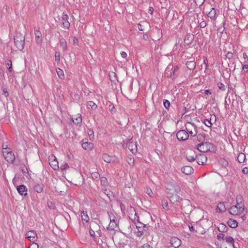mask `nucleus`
<instances>
[{
  "mask_svg": "<svg viewBox=\"0 0 248 248\" xmlns=\"http://www.w3.org/2000/svg\"><path fill=\"white\" fill-rule=\"evenodd\" d=\"M33 189L37 193H41L43 190V185L42 184H36L34 186Z\"/></svg>",
  "mask_w": 248,
  "mask_h": 248,
  "instance_id": "23",
  "label": "nucleus"
},
{
  "mask_svg": "<svg viewBox=\"0 0 248 248\" xmlns=\"http://www.w3.org/2000/svg\"><path fill=\"white\" fill-rule=\"evenodd\" d=\"M228 225L232 228H235L238 226V222L236 220L230 219L228 221Z\"/></svg>",
  "mask_w": 248,
  "mask_h": 248,
  "instance_id": "21",
  "label": "nucleus"
},
{
  "mask_svg": "<svg viewBox=\"0 0 248 248\" xmlns=\"http://www.w3.org/2000/svg\"><path fill=\"white\" fill-rule=\"evenodd\" d=\"M245 159L246 155L244 153H240L238 154L237 156V160L239 163H242L244 162Z\"/></svg>",
  "mask_w": 248,
  "mask_h": 248,
  "instance_id": "25",
  "label": "nucleus"
},
{
  "mask_svg": "<svg viewBox=\"0 0 248 248\" xmlns=\"http://www.w3.org/2000/svg\"><path fill=\"white\" fill-rule=\"evenodd\" d=\"M242 172L244 174H248V168L245 167L242 169Z\"/></svg>",
  "mask_w": 248,
  "mask_h": 248,
  "instance_id": "55",
  "label": "nucleus"
},
{
  "mask_svg": "<svg viewBox=\"0 0 248 248\" xmlns=\"http://www.w3.org/2000/svg\"><path fill=\"white\" fill-rule=\"evenodd\" d=\"M146 193L150 197H152L153 195V192L152 190V189L149 187H147L146 188Z\"/></svg>",
  "mask_w": 248,
  "mask_h": 248,
  "instance_id": "38",
  "label": "nucleus"
},
{
  "mask_svg": "<svg viewBox=\"0 0 248 248\" xmlns=\"http://www.w3.org/2000/svg\"><path fill=\"white\" fill-rule=\"evenodd\" d=\"M56 71L60 78H62L64 77L63 72L62 70H61L60 68H58V69L56 70Z\"/></svg>",
  "mask_w": 248,
  "mask_h": 248,
  "instance_id": "34",
  "label": "nucleus"
},
{
  "mask_svg": "<svg viewBox=\"0 0 248 248\" xmlns=\"http://www.w3.org/2000/svg\"><path fill=\"white\" fill-rule=\"evenodd\" d=\"M5 64L8 67H9L10 66H12V61L10 60L7 59L5 61Z\"/></svg>",
  "mask_w": 248,
  "mask_h": 248,
  "instance_id": "45",
  "label": "nucleus"
},
{
  "mask_svg": "<svg viewBox=\"0 0 248 248\" xmlns=\"http://www.w3.org/2000/svg\"><path fill=\"white\" fill-rule=\"evenodd\" d=\"M242 69L245 72H248V64H245L243 66Z\"/></svg>",
  "mask_w": 248,
  "mask_h": 248,
  "instance_id": "52",
  "label": "nucleus"
},
{
  "mask_svg": "<svg viewBox=\"0 0 248 248\" xmlns=\"http://www.w3.org/2000/svg\"><path fill=\"white\" fill-rule=\"evenodd\" d=\"M73 42L74 44H78V39L76 37H73Z\"/></svg>",
  "mask_w": 248,
  "mask_h": 248,
  "instance_id": "56",
  "label": "nucleus"
},
{
  "mask_svg": "<svg viewBox=\"0 0 248 248\" xmlns=\"http://www.w3.org/2000/svg\"><path fill=\"white\" fill-rule=\"evenodd\" d=\"M203 64H205V66H206V68H207V65H208V60L207 59H204V60H203Z\"/></svg>",
  "mask_w": 248,
  "mask_h": 248,
  "instance_id": "64",
  "label": "nucleus"
},
{
  "mask_svg": "<svg viewBox=\"0 0 248 248\" xmlns=\"http://www.w3.org/2000/svg\"><path fill=\"white\" fill-rule=\"evenodd\" d=\"M186 64L187 68L190 70L194 69L196 66V63L194 61H188Z\"/></svg>",
  "mask_w": 248,
  "mask_h": 248,
  "instance_id": "24",
  "label": "nucleus"
},
{
  "mask_svg": "<svg viewBox=\"0 0 248 248\" xmlns=\"http://www.w3.org/2000/svg\"><path fill=\"white\" fill-rule=\"evenodd\" d=\"M150 246L147 243L143 244L142 246V248H150Z\"/></svg>",
  "mask_w": 248,
  "mask_h": 248,
  "instance_id": "61",
  "label": "nucleus"
},
{
  "mask_svg": "<svg viewBox=\"0 0 248 248\" xmlns=\"http://www.w3.org/2000/svg\"><path fill=\"white\" fill-rule=\"evenodd\" d=\"M73 122L76 124H80L82 122L81 115L79 114H78L74 117L72 118Z\"/></svg>",
  "mask_w": 248,
  "mask_h": 248,
  "instance_id": "20",
  "label": "nucleus"
},
{
  "mask_svg": "<svg viewBox=\"0 0 248 248\" xmlns=\"http://www.w3.org/2000/svg\"><path fill=\"white\" fill-rule=\"evenodd\" d=\"M69 17L66 14H63L62 16V23L63 27L68 29L70 24L68 21Z\"/></svg>",
  "mask_w": 248,
  "mask_h": 248,
  "instance_id": "10",
  "label": "nucleus"
},
{
  "mask_svg": "<svg viewBox=\"0 0 248 248\" xmlns=\"http://www.w3.org/2000/svg\"><path fill=\"white\" fill-rule=\"evenodd\" d=\"M127 147L132 153H136L137 151V144L135 142L129 141L127 144Z\"/></svg>",
  "mask_w": 248,
  "mask_h": 248,
  "instance_id": "18",
  "label": "nucleus"
},
{
  "mask_svg": "<svg viewBox=\"0 0 248 248\" xmlns=\"http://www.w3.org/2000/svg\"><path fill=\"white\" fill-rule=\"evenodd\" d=\"M226 241L229 243H231L232 245H233L234 239L231 236L226 237L225 238Z\"/></svg>",
  "mask_w": 248,
  "mask_h": 248,
  "instance_id": "35",
  "label": "nucleus"
},
{
  "mask_svg": "<svg viewBox=\"0 0 248 248\" xmlns=\"http://www.w3.org/2000/svg\"><path fill=\"white\" fill-rule=\"evenodd\" d=\"M68 165L67 163H64L63 164H62L61 165V169L62 170H65L68 167Z\"/></svg>",
  "mask_w": 248,
  "mask_h": 248,
  "instance_id": "46",
  "label": "nucleus"
},
{
  "mask_svg": "<svg viewBox=\"0 0 248 248\" xmlns=\"http://www.w3.org/2000/svg\"><path fill=\"white\" fill-rule=\"evenodd\" d=\"M90 234L92 237L94 236L95 234L94 231H93L92 229L90 230Z\"/></svg>",
  "mask_w": 248,
  "mask_h": 248,
  "instance_id": "59",
  "label": "nucleus"
},
{
  "mask_svg": "<svg viewBox=\"0 0 248 248\" xmlns=\"http://www.w3.org/2000/svg\"><path fill=\"white\" fill-rule=\"evenodd\" d=\"M116 221L114 219H110V223L109 224V228L111 230H113L116 227Z\"/></svg>",
  "mask_w": 248,
  "mask_h": 248,
  "instance_id": "31",
  "label": "nucleus"
},
{
  "mask_svg": "<svg viewBox=\"0 0 248 248\" xmlns=\"http://www.w3.org/2000/svg\"><path fill=\"white\" fill-rule=\"evenodd\" d=\"M88 105L90 106L93 109H95L97 108V105L93 101H89L88 103Z\"/></svg>",
  "mask_w": 248,
  "mask_h": 248,
  "instance_id": "37",
  "label": "nucleus"
},
{
  "mask_svg": "<svg viewBox=\"0 0 248 248\" xmlns=\"http://www.w3.org/2000/svg\"><path fill=\"white\" fill-rule=\"evenodd\" d=\"M217 237L218 239H223L224 237V234L223 233H219Z\"/></svg>",
  "mask_w": 248,
  "mask_h": 248,
  "instance_id": "54",
  "label": "nucleus"
},
{
  "mask_svg": "<svg viewBox=\"0 0 248 248\" xmlns=\"http://www.w3.org/2000/svg\"><path fill=\"white\" fill-rule=\"evenodd\" d=\"M233 54L231 52H228L226 55V57L229 59H232L233 57Z\"/></svg>",
  "mask_w": 248,
  "mask_h": 248,
  "instance_id": "43",
  "label": "nucleus"
},
{
  "mask_svg": "<svg viewBox=\"0 0 248 248\" xmlns=\"http://www.w3.org/2000/svg\"><path fill=\"white\" fill-rule=\"evenodd\" d=\"M217 210L220 212H224L226 211V208L224 202H220L217 206Z\"/></svg>",
  "mask_w": 248,
  "mask_h": 248,
  "instance_id": "26",
  "label": "nucleus"
},
{
  "mask_svg": "<svg viewBox=\"0 0 248 248\" xmlns=\"http://www.w3.org/2000/svg\"><path fill=\"white\" fill-rule=\"evenodd\" d=\"M16 189L20 195L25 196L27 195L28 188L25 185H22L17 186Z\"/></svg>",
  "mask_w": 248,
  "mask_h": 248,
  "instance_id": "9",
  "label": "nucleus"
},
{
  "mask_svg": "<svg viewBox=\"0 0 248 248\" xmlns=\"http://www.w3.org/2000/svg\"><path fill=\"white\" fill-rule=\"evenodd\" d=\"M166 192L167 195H170L174 193H179L181 191L180 187L175 183L169 182L166 184Z\"/></svg>",
  "mask_w": 248,
  "mask_h": 248,
  "instance_id": "1",
  "label": "nucleus"
},
{
  "mask_svg": "<svg viewBox=\"0 0 248 248\" xmlns=\"http://www.w3.org/2000/svg\"><path fill=\"white\" fill-rule=\"evenodd\" d=\"M244 211V205L242 204L236 203V205L230 207L229 212L232 215H238L241 214Z\"/></svg>",
  "mask_w": 248,
  "mask_h": 248,
  "instance_id": "4",
  "label": "nucleus"
},
{
  "mask_svg": "<svg viewBox=\"0 0 248 248\" xmlns=\"http://www.w3.org/2000/svg\"><path fill=\"white\" fill-rule=\"evenodd\" d=\"M218 230L220 232H226L227 231L228 227L225 224L220 223L218 225Z\"/></svg>",
  "mask_w": 248,
  "mask_h": 248,
  "instance_id": "27",
  "label": "nucleus"
},
{
  "mask_svg": "<svg viewBox=\"0 0 248 248\" xmlns=\"http://www.w3.org/2000/svg\"><path fill=\"white\" fill-rule=\"evenodd\" d=\"M34 33L36 42L38 44H41L42 41V33L38 28H34Z\"/></svg>",
  "mask_w": 248,
  "mask_h": 248,
  "instance_id": "14",
  "label": "nucleus"
},
{
  "mask_svg": "<svg viewBox=\"0 0 248 248\" xmlns=\"http://www.w3.org/2000/svg\"><path fill=\"white\" fill-rule=\"evenodd\" d=\"M186 157L187 160L189 162L194 161L196 159L195 157L194 154L192 151H190L189 153H187L186 155Z\"/></svg>",
  "mask_w": 248,
  "mask_h": 248,
  "instance_id": "22",
  "label": "nucleus"
},
{
  "mask_svg": "<svg viewBox=\"0 0 248 248\" xmlns=\"http://www.w3.org/2000/svg\"><path fill=\"white\" fill-rule=\"evenodd\" d=\"M121 55L123 58H125L127 57V54L124 51L121 52Z\"/></svg>",
  "mask_w": 248,
  "mask_h": 248,
  "instance_id": "58",
  "label": "nucleus"
},
{
  "mask_svg": "<svg viewBox=\"0 0 248 248\" xmlns=\"http://www.w3.org/2000/svg\"><path fill=\"white\" fill-rule=\"evenodd\" d=\"M81 219L82 220L85 221L86 222L89 220V217H88L86 212L83 211L81 213Z\"/></svg>",
  "mask_w": 248,
  "mask_h": 248,
  "instance_id": "30",
  "label": "nucleus"
},
{
  "mask_svg": "<svg viewBox=\"0 0 248 248\" xmlns=\"http://www.w3.org/2000/svg\"><path fill=\"white\" fill-rule=\"evenodd\" d=\"M181 170L183 173L186 175H190L192 174L194 171L193 169L190 166H184L182 168Z\"/></svg>",
  "mask_w": 248,
  "mask_h": 248,
  "instance_id": "17",
  "label": "nucleus"
},
{
  "mask_svg": "<svg viewBox=\"0 0 248 248\" xmlns=\"http://www.w3.org/2000/svg\"><path fill=\"white\" fill-rule=\"evenodd\" d=\"M109 110L112 113L113 112L115 111V108L114 106H112L111 108L110 106H109Z\"/></svg>",
  "mask_w": 248,
  "mask_h": 248,
  "instance_id": "63",
  "label": "nucleus"
},
{
  "mask_svg": "<svg viewBox=\"0 0 248 248\" xmlns=\"http://www.w3.org/2000/svg\"><path fill=\"white\" fill-rule=\"evenodd\" d=\"M217 86L219 88V89H220L221 90H222V91L225 90V86L221 82H219L217 84Z\"/></svg>",
  "mask_w": 248,
  "mask_h": 248,
  "instance_id": "41",
  "label": "nucleus"
},
{
  "mask_svg": "<svg viewBox=\"0 0 248 248\" xmlns=\"http://www.w3.org/2000/svg\"><path fill=\"white\" fill-rule=\"evenodd\" d=\"M197 149L201 152H213L216 151L215 146L211 143L205 142L197 145Z\"/></svg>",
  "mask_w": 248,
  "mask_h": 248,
  "instance_id": "2",
  "label": "nucleus"
},
{
  "mask_svg": "<svg viewBox=\"0 0 248 248\" xmlns=\"http://www.w3.org/2000/svg\"><path fill=\"white\" fill-rule=\"evenodd\" d=\"M103 159L107 163H110L112 160V157L107 154H104L102 155Z\"/></svg>",
  "mask_w": 248,
  "mask_h": 248,
  "instance_id": "28",
  "label": "nucleus"
},
{
  "mask_svg": "<svg viewBox=\"0 0 248 248\" xmlns=\"http://www.w3.org/2000/svg\"><path fill=\"white\" fill-rule=\"evenodd\" d=\"M178 68L177 67H176L174 68V69L173 72V74H171L170 75V77L172 78H174L175 73V72H176L178 71Z\"/></svg>",
  "mask_w": 248,
  "mask_h": 248,
  "instance_id": "49",
  "label": "nucleus"
},
{
  "mask_svg": "<svg viewBox=\"0 0 248 248\" xmlns=\"http://www.w3.org/2000/svg\"><path fill=\"white\" fill-rule=\"evenodd\" d=\"M15 43L16 47L20 50H22L24 47V36L21 33H17L14 37Z\"/></svg>",
  "mask_w": 248,
  "mask_h": 248,
  "instance_id": "3",
  "label": "nucleus"
},
{
  "mask_svg": "<svg viewBox=\"0 0 248 248\" xmlns=\"http://www.w3.org/2000/svg\"><path fill=\"white\" fill-rule=\"evenodd\" d=\"M49 163L54 170H57L59 168L58 161L55 156H52L51 158L49 159Z\"/></svg>",
  "mask_w": 248,
  "mask_h": 248,
  "instance_id": "8",
  "label": "nucleus"
},
{
  "mask_svg": "<svg viewBox=\"0 0 248 248\" xmlns=\"http://www.w3.org/2000/svg\"><path fill=\"white\" fill-rule=\"evenodd\" d=\"M82 147L86 150H92L93 147V143L86 141V140H82Z\"/></svg>",
  "mask_w": 248,
  "mask_h": 248,
  "instance_id": "16",
  "label": "nucleus"
},
{
  "mask_svg": "<svg viewBox=\"0 0 248 248\" xmlns=\"http://www.w3.org/2000/svg\"><path fill=\"white\" fill-rule=\"evenodd\" d=\"M196 159L199 165H203L207 161V157L204 154H200L196 156Z\"/></svg>",
  "mask_w": 248,
  "mask_h": 248,
  "instance_id": "13",
  "label": "nucleus"
},
{
  "mask_svg": "<svg viewBox=\"0 0 248 248\" xmlns=\"http://www.w3.org/2000/svg\"><path fill=\"white\" fill-rule=\"evenodd\" d=\"M135 212V214H134V217H133L132 216H131V217H130V218L131 219V220L135 221H138V219H139V217L138 216L136 212L134 211Z\"/></svg>",
  "mask_w": 248,
  "mask_h": 248,
  "instance_id": "42",
  "label": "nucleus"
},
{
  "mask_svg": "<svg viewBox=\"0 0 248 248\" xmlns=\"http://www.w3.org/2000/svg\"><path fill=\"white\" fill-rule=\"evenodd\" d=\"M88 135H89L90 137H91L92 136H93V130H92L91 129L89 130V131L88 132Z\"/></svg>",
  "mask_w": 248,
  "mask_h": 248,
  "instance_id": "60",
  "label": "nucleus"
},
{
  "mask_svg": "<svg viewBox=\"0 0 248 248\" xmlns=\"http://www.w3.org/2000/svg\"><path fill=\"white\" fill-rule=\"evenodd\" d=\"M26 237L31 242H34L36 240V233L33 231H30L26 234Z\"/></svg>",
  "mask_w": 248,
  "mask_h": 248,
  "instance_id": "12",
  "label": "nucleus"
},
{
  "mask_svg": "<svg viewBox=\"0 0 248 248\" xmlns=\"http://www.w3.org/2000/svg\"><path fill=\"white\" fill-rule=\"evenodd\" d=\"M100 183L103 186H106L108 185V180L105 177H102L100 179Z\"/></svg>",
  "mask_w": 248,
  "mask_h": 248,
  "instance_id": "33",
  "label": "nucleus"
},
{
  "mask_svg": "<svg viewBox=\"0 0 248 248\" xmlns=\"http://www.w3.org/2000/svg\"><path fill=\"white\" fill-rule=\"evenodd\" d=\"M177 138L179 140H186L189 137V134L184 130L179 131L176 134Z\"/></svg>",
  "mask_w": 248,
  "mask_h": 248,
  "instance_id": "7",
  "label": "nucleus"
},
{
  "mask_svg": "<svg viewBox=\"0 0 248 248\" xmlns=\"http://www.w3.org/2000/svg\"><path fill=\"white\" fill-rule=\"evenodd\" d=\"M22 171L23 174L28 172V169L25 166L22 169Z\"/></svg>",
  "mask_w": 248,
  "mask_h": 248,
  "instance_id": "51",
  "label": "nucleus"
},
{
  "mask_svg": "<svg viewBox=\"0 0 248 248\" xmlns=\"http://www.w3.org/2000/svg\"><path fill=\"white\" fill-rule=\"evenodd\" d=\"M2 149L3 151H7L8 150H10V149H8V145L7 144L3 143L2 144Z\"/></svg>",
  "mask_w": 248,
  "mask_h": 248,
  "instance_id": "50",
  "label": "nucleus"
},
{
  "mask_svg": "<svg viewBox=\"0 0 248 248\" xmlns=\"http://www.w3.org/2000/svg\"><path fill=\"white\" fill-rule=\"evenodd\" d=\"M207 25L206 22L205 21H202L200 23V26L201 28H203Z\"/></svg>",
  "mask_w": 248,
  "mask_h": 248,
  "instance_id": "44",
  "label": "nucleus"
},
{
  "mask_svg": "<svg viewBox=\"0 0 248 248\" xmlns=\"http://www.w3.org/2000/svg\"><path fill=\"white\" fill-rule=\"evenodd\" d=\"M191 37V36L190 35H187L185 39V42H186V41L189 42L190 40V39L189 38Z\"/></svg>",
  "mask_w": 248,
  "mask_h": 248,
  "instance_id": "62",
  "label": "nucleus"
},
{
  "mask_svg": "<svg viewBox=\"0 0 248 248\" xmlns=\"http://www.w3.org/2000/svg\"><path fill=\"white\" fill-rule=\"evenodd\" d=\"M178 193H174L173 194H171L170 195L167 196V197L170 199V201L173 203H176L178 205V203H179V200L180 199V197L178 195Z\"/></svg>",
  "mask_w": 248,
  "mask_h": 248,
  "instance_id": "15",
  "label": "nucleus"
},
{
  "mask_svg": "<svg viewBox=\"0 0 248 248\" xmlns=\"http://www.w3.org/2000/svg\"><path fill=\"white\" fill-rule=\"evenodd\" d=\"M236 203L242 204L243 205H244V200H243V197L241 195H239L237 196Z\"/></svg>",
  "mask_w": 248,
  "mask_h": 248,
  "instance_id": "32",
  "label": "nucleus"
},
{
  "mask_svg": "<svg viewBox=\"0 0 248 248\" xmlns=\"http://www.w3.org/2000/svg\"><path fill=\"white\" fill-rule=\"evenodd\" d=\"M3 155L5 159L9 163H12L15 159L14 154L10 150L3 151Z\"/></svg>",
  "mask_w": 248,
  "mask_h": 248,
  "instance_id": "6",
  "label": "nucleus"
},
{
  "mask_svg": "<svg viewBox=\"0 0 248 248\" xmlns=\"http://www.w3.org/2000/svg\"><path fill=\"white\" fill-rule=\"evenodd\" d=\"M29 248H38V245L36 243H32Z\"/></svg>",
  "mask_w": 248,
  "mask_h": 248,
  "instance_id": "53",
  "label": "nucleus"
},
{
  "mask_svg": "<svg viewBox=\"0 0 248 248\" xmlns=\"http://www.w3.org/2000/svg\"><path fill=\"white\" fill-rule=\"evenodd\" d=\"M204 123L208 127H211L212 126V124L210 120L205 119L204 120Z\"/></svg>",
  "mask_w": 248,
  "mask_h": 248,
  "instance_id": "40",
  "label": "nucleus"
},
{
  "mask_svg": "<svg viewBox=\"0 0 248 248\" xmlns=\"http://www.w3.org/2000/svg\"><path fill=\"white\" fill-rule=\"evenodd\" d=\"M163 104L165 108L167 109H168L170 107V102L167 100H164L163 101Z\"/></svg>",
  "mask_w": 248,
  "mask_h": 248,
  "instance_id": "39",
  "label": "nucleus"
},
{
  "mask_svg": "<svg viewBox=\"0 0 248 248\" xmlns=\"http://www.w3.org/2000/svg\"><path fill=\"white\" fill-rule=\"evenodd\" d=\"M55 61L56 62H59V61H60V55H59V54H58V55H57V53H55Z\"/></svg>",
  "mask_w": 248,
  "mask_h": 248,
  "instance_id": "57",
  "label": "nucleus"
},
{
  "mask_svg": "<svg viewBox=\"0 0 248 248\" xmlns=\"http://www.w3.org/2000/svg\"><path fill=\"white\" fill-rule=\"evenodd\" d=\"M207 15L211 19L215 20L217 17L216 9L212 8Z\"/></svg>",
  "mask_w": 248,
  "mask_h": 248,
  "instance_id": "19",
  "label": "nucleus"
},
{
  "mask_svg": "<svg viewBox=\"0 0 248 248\" xmlns=\"http://www.w3.org/2000/svg\"><path fill=\"white\" fill-rule=\"evenodd\" d=\"M161 204L164 209H168V205L167 201L165 199H163L162 200Z\"/></svg>",
  "mask_w": 248,
  "mask_h": 248,
  "instance_id": "36",
  "label": "nucleus"
},
{
  "mask_svg": "<svg viewBox=\"0 0 248 248\" xmlns=\"http://www.w3.org/2000/svg\"><path fill=\"white\" fill-rule=\"evenodd\" d=\"M60 45L64 51L67 49V43L64 39L62 38L60 40Z\"/></svg>",
  "mask_w": 248,
  "mask_h": 248,
  "instance_id": "29",
  "label": "nucleus"
},
{
  "mask_svg": "<svg viewBox=\"0 0 248 248\" xmlns=\"http://www.w3.org/2000/svg\"><path fill=\"white\" fill-rule=\"evenodd\" d=\"M136 227L138 229V230H139V229H141L142 227H143V228L145 227V226L144 224H143L141 223H139V225H136Z\"/></svg>",
  "mask_w": 248,
  "mask_h": 248,
  "instance_id": "47",
  "label": "nucleus"
},
{
  "mask_svg": "<svg viewBox=\"0 0 248 248\" xmlns=\"http://www.w3.org/2000/svg\"><path fill=\"white\" fill-rule=\"evenodd\" d=\"M143 234V231L141 230V229H139L138 231L137 232V235L138 236H141Z\"/></svg>",
  "mask_w": 248,
  "mask_h": 248,
  "instance_id": "48",
  "label": "nucleus"
},
{
  "mask_svg": "<svg viewBox=\"0 0 248 248\" xmlns=\"http://www.w3.org/2000/svg\"><path fill=\"white\" fill-rule=\"evenodd\" d=\"M170 244L175 248H178L181 244V241L176 237H173L170 240Z\"/></svg>",
  "mask_w": 248,
  "mask_h": 248,
  "instance_id": "11",
  "label": "nucleus"
},
{
  "mask_svg": "<svg viewBox=\"0 0 248 248\" xmlns=\"http://www.w3.org/2000/svg\"><path fill=\"white\" fill-rule=\"evenodd\" d=\"M186 128L187 132L192 137L196 136L198 133L197 127L195 124L190 122H187L186 124Z\"/></svg>",
  "mask_w": 248,
  "mask_h": 248,
  "instance_id": "5",
  "label": "nucleus"
}]
</instances>
